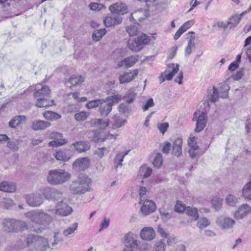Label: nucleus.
<instances>
[{"label":"nucleus","instance_id":"3c124183","mask_svg":"<svg viewBox=\"0 0 251 251\" xmlns=\"http://www.w3.org/2000/svg\"><path fill=\"white\" fill-rule=\"evenodd\" d=\"M109 152V150L106 148H99L95 151L94 154L97 155L100 158H101L105 154H107Z\"/></svg>","mask_w":251,"mask_h":251},{"label":"nucleus","instance_id":"69168bd1","mask_svg":"<svg viewBox=\"0 0 251 251\" xmlns=\"http://www.w3.org/2000/svg\"><path fill=\"white\" fill-rule=\"evenodd\" d=\"M157 127L159 131L164 134L169 127V124L168 123L159 124L157 125Z\"/></svg>","mask_w":251,"mask_h":251},{"label":"nucleus","instance_id":"f257e3e1","mask_svg":"<svg viewBox=\"0 0 251 251\" xmlns=\"http://www.w3.org/2000/svg\"><path fill=\"white\" fill-rule=\"evenodd\" d=\"M36 89L37 90L34 94L35 98L37 99V102L35 103L36 106L47 107L53 104V101L49 99L50 90L48 86L38 84Z\"/></svg>","mask_w":251,"mask_h":251},{"label":"nucleus","instance_id":"4be33fe9","mask_svg":"<svg viewBox=\"0 0 251 251\" xmlns=\"http://www.w3.org/2000/svg\"><path fill=\"white\" fill-rule=\"evenodd\" d=\"M138 242L135 236L133 234H127L125 236L124 244L127 249L135 250Z\"/></svg>","mask_w":251,"mask_h":251},{"label":"nucleus","instance_id":"2eb2a0df","mask_svg":"<svg viewBox=\"0 0 251 251\" xmlns=\"http://www.w3.org/2000/svg\"><path fill=\"white\" fill-rule=\"evenodd\" d=\"M251 212V207L248 204H242L235 212L234 218L237 220L243 219Z\"/></svg>","mask_w":251,"mask_h":251},{"label":"nucleus","instance_id":"ea45409f","mask_svg":"<svg viewBox=\"0 0 251 251\" xmlns=\"http://www.w3.org/2000/svg\"><path fill=\"white\" fill-rule=\"evenodd\" d=\"M152 172V169L145 165H142L140 169V173L144 178L149 177Z\"/></svg>","mask_w":251,"mask_h":251},{"label":"nucleus","instance_id":"f704fd0d","mask_svg":"<svg viewBox=\"0 0 251 251\" xmlns=\"http://www.w3.org/2000/svg\"><path fill=\"white\" fill-rule=\"evenodd\" d=\"M186 213L191 216L195 220H198L199 217V215L198 212V209L197 208L192 206L186 207L185 209Z\"/></svg>","mask_w":251,"mask_h":251},{"label":"nucleus","instance_id":"6e6552de","mask_svg":"<svg viewBox=\"0 0 251 251\" xmlns=\"http://www.w3.org/2000/svg\"><path fill=\"white\" fill-rule=\"evenodd\" d=\"M179 65L178 64H169L168 65V69L164 72V74H161L159 76V80L161 82H164L165 79L171 80L173 76L178 72Z\"/></svg>","mask_w":251,"mask_h":251},{"label":"nucleus","instance_id":"72a5a7b5","mask_svg":"<svg viewBox=\"0 0 251 251\" xmlns=\"http://www.w3.org/2000/svg\"><path fill=\"white\" fill-rule=\"evenodd\" d=\"M24 237L27 247H29L33 244L35 246V244H36V242H37L39 236L30 234H27L26 236H24Z\"/></svg>","mask_w":251,"mask_h":251},{"label":"nucleus","instance_id":"e433bc0d","mask_svg":"<svg viewBox=\"0 0 251 251\" xmlns=\"http://www.w3.org/2000/svg\"><path fill=\"white\" fill-rule=\"evenodd\" d=\"M84 80V78L82 76L74 75L68 79V81L72 86H75L81 84Z\"/></svg>","mask_w":251,"mask_h":251},{"label":"nucleus","instance_id":"c9c22d12","mask_svg":"<svg viewBox=\"0 0 251 251\" xmlns=\"http://www.w3.org/2000/svg\"><path fill=\"white\" fill-rule=\"evenodd\" d=\"M239 198L234 195L229 194L226 198V204L230 206H235L239 202Z\"/></svg>","mask_w":251,"mask_h":251},{"label":"nucleus","instance_id":"8fccbe9b","mask_svg":"<svg viewBox=\"0 0 251 251\" xmlns=\"http://www.w3.org/2000/svg\"><path fill=\"white\" fill-rule=\"evenodd\" d=\"M229 89L228 85L225 82L221 84L220 91L221 93V97L222 98H226L228 96V91Z\"/></svg>","mask_w":251,"mask_h":251},{"label":"nucleus","instance_id":"1a4fd4ad","mask_svg":"<svg viewBox=\"0 0 251 251\" xmlns=\"http://www.w3.org/2000/svg\"><path fill=\"white\" fill-rule=\"evenodd\" d=\"M26 203L30 206L37 207L43 202L41 196L38 193H32L25 196Z\"/></svg>","mask_w":251,"mask_h":251},{"label":"nucleus","instance_id":"f3484780","mask_svg":"<svg viewBox=\"0 0 251 251\" xmlns=\"http://www.w3.org/2000/svg\"><path fill=\"white\" fill-rule=\"evenodd\" d=\"M216 223L222 229H229L233 227L235 222L231 218L219 217L216 220Z\"/></svg>","mask_w":251,"mask_h":251},{"label":"nucleus","instance_id":"680f3d73","mask_svg":"<svg viewBox=\"0 0 251 251\" xmlns=\"http://www.w3.org/2000/svg\"><path fill=\"white\" fill-rule=\"evenodd\" d=\"M50 137L54 140L60 141L61 140H67L63 138V134L57 132H53L50 134Z\"/></svg>","mask_w":251,"mask_h":251},{"label":"nucleus","instance_id":"aec40b11","mask_svg":"<svg viewBox=\"0 0 251 251\" xmlns=\"http://www.w3.org/2000/svg\"><path fill=\"white\" fill-rule=\"evenodd\" d=\"M123 18L121 16L111 15L108 16L103 20L106 27L114 26L120 25L122 23Z\"/></svg>","mask_w":251,"mask_h":251},{"label":"nucleus","instance_id":"a18cd8bd","mask_svg":"<svg viewBox=\"0 0 251 251\" xmlns=\"http://www.w3.org/2000/svg\"><path fill=\"white\" fill-rule=\"evenodd\" d=\"M105 33L106 30L105 28L97 30L93 32L92 34V38L94 40L99 41L101 39Z\"/></svg>","mask_w":251,"mask_h":251},{"label":"nucleus","instance_id":"79ce46f5","mask_svg":"<svg viewBox=\"0 0 251 251\" xmlns=\"http://www.w3.org/2000/svg\"><path fill=\"white\" fill-rule=\"evenodd\" d=\"M139 25V24L136 23H134L133 25L128 26L126 27V30L130 36H134L137 34L138 31V26Z\"/></svg>","mask_w":251,"mask_h":251},{"label":"nucleus","instance_id":"052dcab7","mask_svg":"<svg viewBox=\"0 0 251 251\" xmlns=\"http://www.w3.org/2000/svg\"><path fill=\"white\" fill-rule=\"evenodd\" d=\"M104 138V137H103V133L102 132L98 133L95 132L94 133V135L92 138V140L95 142H103L104 140H105V138Z\"/></svg>","mask_w":251,"mask_h":251},{"label":"nucleus","instance_id":"0e129e2a","mask_svg":"<svg viewBox=\"0 0 251 251\" xmlns=\"http://www.w3.org/2000/svg\"><path fill=\"white\" fill-rule=\"evenodd\" d=\"M135 21H141L145 19V15L143 10H139L133 13Z\"/></svg>","mask_w":251,"mask_h":251},{"label":"nucleus","instance_id":"58836bf2","mask_svg":"<svg viewBox=\"0 0 251 251\" xmlns=\"http://www.w3.org/2000/svg\"><path fill=\"white\" fill-rule=\"evenodd\" d=\"M129 151H126L123 152L118 153L115 158L114 162L116 164L115 166L116 169H117L118 166H122V162L123 161V159L128 153Z\"/></svg>","mask_w":251,"mask_h":251},{"label":"nucleus","instance_id":"7ed1b4c3","mask_svg":"<svg viewBox=\"0 0 251 251\" xmlns=\"http://www.w3.org/2000/svg\"><path fill=\"white\" fill-rule=\"evenodd\" d=\"M70 178V174L61 169H54L49 172L48 182L54 185L63 184Z\"/></svg>","mask_w":251,"mask_h":251},{"label":"nucleus","instance_id":"c85d7f7f","mask_svg":"<svg viewBox=\"0 0 251 251\" xmlns=\"http://www.w3.org/2000/svg\"><path fill=\"white\" fill-rule=\"evenodd\" d=\"M72 145L75 148V150L79 152H85L90 149L89 145L85 142H76Z\"/></svg>","mask_w":251,"mask_h":251},{"label":"nucleus","instance_id":"5701e85b","mask_svg":"<svg viewBox=\"0 0 251 251\" xmlns=\"http://www.w3.org/2000/svg\"><path fill=\"white\" fill-rule=\"evenodd\" d=\"M27 120L26 116L24 115H18L13 117L9 122V126L13 128H16L20 125L24 124Z\"/></svg>","mask_w":251,"mask_h":251},{"label":"nucleus","instance_id":"5fc2aeb1","mask_svg":"<svg viewBox=\"0 0 251 251\" xmlns=\"http://www.w3.org/2000/svg\"><path fill=\"white\" fill-rule=\"evenodd\" d=\"M148 246L147 243L143 241H138L137 246L135 247V251H147Z\"/></svg>","mask_w":251,"mask_h":251},{"label":"nucleus","instance_id":"6e6d98bb","mask_svg":"<svg viewBox=\"0 0 251 251\" xmlns=\"http://www.w3.org/2000/svg\"><path fill=\"white\" fill-rule=\"evenodd\" d=\"M186 208L185 205L182 204L180 201H177L175 205L174 210L177 213H182L185 210Z\"/></svg>","mask_w":251,"mask_h":251},{"label":"nucleus","instance_id":"603ef678","mask_svg":"<svg viewBox=\"0 0 251 251\" xmlns=\"http://www.w3.org/2000/svg\"><path fill=\"white\" fill-rule=\"evenodd\" d=\"M162 157L160 153H157L153 159V165L157 168H160L162 165Z\"/></svg>","mask_w":251,"mask_h":251},{"label":"nucleus","instance_id":"2f4dec72","mask_svg":"<svg viewBox=\"0 0 251 251\" xmlns=\"http://www.w3.org/2000/svg\"><path fill=\"white\" fill-rule=\"evenodd\" d=\"M54 157L59 161L66 162L69 160L70 157L67 154L66 151L59 150L54 154Z\"/></svg>","mask_w":251,"mask_h":251},{"label":"nucleus","instance_id":"c03bdc74","mask_svg":"<svg viewBox=\"0 0 251 251\" xmlns=\"http://www.w3.org/2000/svg\"><path fill=\"white\" fill-rule=\"evenodd\" d=\"M89 115V112L82 111L75 114V118L77 121L81 122L87 119Z\"/></svg>","mask_w":251,"mask_h":251},{"label":"nucleus","instance_id":"9d476101","mask_svg":"<svg viewBox=\"0 0 251 251\" xmlns=\"http://www.w3.org/2000/svg\"><path fill=\"white\" fill-rule=\"evenodd\" d=\"M90 165V159L86 157L79 158L73 164V168L76 171H83L87 169Z\"/></svg>","mask_w":251,"mask_h":251},{"label":"nucleus","instance_id":"f8f14e48","mask_svg":"<svg viewBox=\"0 0 251 251\" xmlns=\"http://www.w3.org/2000/svg\"><path fill=\"white\" fill-rule=\"evenodd\" d=\"M35 249L37 251H51L53 248L49 244L48 239L39 236V238L35 244Z\"/></svg>","mask_w":251,"mask_h":251},{"label":"nucleus","instance_id":"a19ab883","mask_svg":"<svg viewBox=\"0 0 251 251\" xmlns=\"http://www.w3.org/2000/svg\"><path fill=\"white\" fill-rule=\"evenodd\" d=\"M136 96V94L132 90H129L124 96L123 99L128 103L133 102Z\"/></svg>","mask_w":251,"mask_h":251},{"label":"nucleus","instance_id":"dca6fc26","mask_svg":"<svg viewBox=\"0 0 251 251\" xmlns=\"http://www.w3.org/2000/svg\"><path fill=\"white\" fill-rule=\"evenodd\" d=\"M102 102L99 105V111L101 116L107 117L112 110V105L108 100L105 99H101Z\"/></svg>","mask_w":251,"mask_h":251},{"label":"nucleus","instance_id":"b1692460","mask_svg":"<svg viewBox=\"0 0 251 251\" xmlns=\"http://www.w3.org/2000/svg\"><path fill=\"white\" fill-rule=\"evenodd\" d=\"M0 190L7 193H13L16 191V185L11 182L3 181L0 184Z\"/></svg>","mask_w":251,"mask_h":251},{"label":"nucleus","instance_id":"37998d69","mask_svg":"<svg viewBox=\"0 0 251 251\" xmlns=\"http://www.w3.org/2000/svg\"><path fill=\"white\" fill-rule=\"evenodd\" d=\"M27 247L24 236H22L16 242V244L14 245V248L16 250H21L25 249Z\"/></svg>","mask_w":251,"mask_h":251},{"label":"nucleus","instance_id":"e2e57ef3","mask_svg":"<svg viewBox=\"0 0 251 251\" xmlns=\"http://www.w3.org/2000/svg\"><path fill=\"white\" fill-rule=\"evenodd\" d=\"M188 144L190 148L199 149L196 143V138L195 136H190L188 140Z\"/></svg>","mask_w":251,"mask_h":251},{"label":"nucleus","instance_id":"ddd939ff","mask_svg":"<svg viewBox=\"0 0 251 251\" xmlns=\"http://www.w3.org/2000/svg\"><path fill=\"white\" fill-rule=\"evenodd\" d=\"M156 209V206L153 201L151 200H145L144 201L141 207L140 211L144 216H147L155 211Z\"/></svg>","mask_w":251,"mask_h":251},{"label":"nucleus","instance_id":"338daca9","mask_svg":"<svg viewBox=\"0 0 251 251\" xmlns=\"http://www.w3.org/2000/svg\"><path fill=\"white\" fill-rule=\"evenodd\" d=\"M198 224L199 226V227L202 228L203 227H205L208 225H209L210 223L209 222L207 219H206V218H202L199 220Z\"/></svg>","mask_w":251,"mask_h":251},{"label":"nucleus","instance_id":"774afa93","mask_svg":"<svg viewBox=\"0 0 251 251\" xmlns=\"http://www.w3.org/2000/svg\"><path fill=\"white\" fill-rule=\"evenodd\" d=\"M119 112L123 113H129L130 112V109L128 106L126 105L124 103H121L119 106Z\"/></svg>","mask_w":251,"mask_h":251},{"label":"nucleus","instance_id":"c756f323","mask_svg":"<svg viewBox=\"0 0 251 251\" xmlns=\"http://www.w3.org/2000/svg\"><path fill=\"white\" fill-rule=\"evenodd\" d=\"M245 14H246V12H243L240 15H235L230 18L228 20L229 28H231L232 27L236 26L239 24L241 18Z\"/></svg>","mask_w":251,"mask_h":251},{"label":"nucleus","instance_id":"6ab92c4d","mask_svg":"<svg viewBox=\"0 0 251 251\" xmlns=\"http://www.w3.org/2000/svg\"><path fill=\"white\" fill-rule=\"evenodd\" d=\"M138 60V55H131L119 61L117 63V66L119 68H129L133 66Z\"/></svg>","mask_w":251,"mask_h":251},{"label":"nucleus","instance_id":"39448f33","mask_svg":"<svg viewBox=\"0 0 251 251\" xmlns=\"http://www.w3.org/2000/svg\"><path fill=\"white\" fill-rule=\"evenodd\" d=\"M25 216L32 222L39 225H48L51 221V217L41 210L28 212L25 214Z\"/></svg>","mask_w":251,"mask_h":251},{"label":"nucleus","instance_id":"a211bd4d","mask_svg":"<svg viewBox=\"0 0 251 251\" xmlns=\"http://www.w3.org/2000/svg\"><path fill=\"white\" fill-rule=\"evenodd\" d=\"M138 74V70H133L130 72H125L119 76V81L121 84H124L130 82L135 78Z\"/></svg>","mask_w":251,"mask_h":251},{"label":"nucleus","instance_id":"864d4df0","mask_svg":"<svg viewBox=\"0 0 251 251\" xmlns=\"http://www.w3.org/2000/svg\"><path fill=\"white\" fill-rule=\"evenodd\" d=\"M77 226L78 224L77 223H74L72 226L68 227L63 231V235L66 237L68 236L69 235L74 233L75 230H76Z\"/></svg>","mask_w":251,"mask_h":251},{"label":"nucleus","instance_id":"4d7b16f0","mask_svg":"<svg viewBox=\"0 0 251 251\" xmlns=\"http://www.w3.org/2000/svg\"><path fill=\"white\" fill-rule=\"evenodd\" d=\"M68 142L67 140H61L60 141L53 140L49 142V146L58 147L66 144Z\"/></svg>","mask_w":251,"mask_h":251},{"label":"nucleus","instance_id":"412c9836","mask_svg":"<svg viewBox=\"0 0 251 251\" xmlns=\"http://www.w3.org/2000/svg\"><path fill=\"white\" fill-rule=\"evenodd\" d=\"M140 235L143 240L151 241L155 238V232L152 227H145L141 230Z\"/></svg>","mask_w":251,"mask_h":251},{"label":"nucleus","instance_id":"20e7f679","mask_svg":"<svg viewBox=\"0 0 251 251\" xmlns=\"http://www.w3.org/2000/svg\"><path fill=\"white\" fill-rule=\"evenodd\" d=\"M3 225L4 230L10 232L23 231L27 228V225L25 222L15 219H5Z\"/></svg>","mask_w":251,"mask_h":251},{"label":"nucleus","instance_id":"4468645a","mask_svg":"<svg viewBox=\"0 0 251 251\" xmlns=\"http://www.w3.org/2000/svg\"><path fill=\"white\" fill-rule=\"evenodd\" d=\"M55 211L58 215L67 216L72 213L73 209L71 206L63 201L56 204Z\"/></svg>","mask_w":251,"mask_h":251},{"label":"nucleus","instance_id":"473e14b6","mask_svg":"<svg viewBox=\"0 0 251 251\" xmlns=\"http://www.w3.org/2000/svg\"><path fill=\"white\" fill-rule=\"evenodd\" d=\"M43 116L46 119L51 121H56L61 118L60 114L50 111H46L43 113Z\"/></svg>","mask_w":251,"mask_h":251},{"label":"nucleus","instance_id":"bb28decb","mask_svg":"<svg viewBox=\"0 0 251 251\" xmlns=\"http://www.w3.org/2000/svg\"><path fill=\"white\" fill-rule=\"evenodd\" d=\"M242 197L246 200L251 201V175L250 176L249 181L242 189Z\"/></svg>","mask_w":251,"mask_h":251},{"label":"nucleus","instance_id":"0eeeda50","mask_svg":"<svg viewBox=\"0 0 251 251\" xmlns=\"http://www.w3.org/2000/svg\"><path fill=\"white\" fill-rule=\"evenodd\" d=\"M43 195L46 199L56 202V204L63 201L65 199L62 192L55 188H45Z\"/></svg>","mask_w":251,"mask_h":251},{"label":"nucleus","instance_id":"393cba45","mask_svg":"<svg viewBox=\"0 0 251 251\" xmlns=\"http://www.w3.org/2000/svg\"><path fill=\"white\" fill-rule=\"evenodd\" d=\"M50 123L48 121L36 120L33 122L31 128L34 130H41L50 126Z\"/></svg>","mask_w":251,"mask_h":251},{"label":"nucleus","instance_id":"a878e982","mask_svg":"<svg viewBox=\"0 0 251 251\" xmlns=\"http://www.w3.org/2000/svg\"><path fill=\"white\" fill-rule=\"evenodd\" d=\"M206 117L205 114L202 112L198 117L195 131L197 132L202 131L205 126Z\"/></svg>","mask_w":251,"mask_h":251},{"label":"nucleus","instance_id":"09e8293b","mask_svg":"<svg viewBox=\"0 0 251 251\" xmlns=\"http://www.w3.org/2000/svg\"><path fill=\"white\" fill-rule=\"evenodd\" d=\"M100 102H102L101 99H96L89 101L85 105L88 109H93L97 107H99Z\"/></svg>","mask_w":251,"mask_h":251},{"label":"nucleus","instance_id":"423d86ee","mask_svg":"<svg viewBox=\"0 0 251 251\" xmlns=\"http://www.w3.org/2000/svg\"><path fill=\"white\" fill-rule=\"evenodd\" d=\"M150 39L148 36L142 34L137 39L129 40L127 43L128 48L132 51H139L145 45L149 43Z\"/></svg>","mask_w":251,"mask_h":251},{"label":"nucleus","instance_id":"49530a36","mask_svg":"<svg viewBox=\"0 0 251 251\" xmlns=\"http://www.w3.org/2000/svg\"><path fill=\"white\" fill-rule=\"evenodd\" d=\"M223 199L215 197L211 200L212 206L216 210H219L222 207Z\"/></svg>","mask_w":251,"mask_h":251},{"label":"nucleus","instance_id":"cd10ccee","mask_svg":"<svg viewBox=\"0 0 251 251\" xmlns=\"http://www.w3.org/2000/svg\"><path fill=\"white\" fill-rule=\"evenodd\" d=\"M182 140L180 138H178L174 141L173 146V153L177 156H180L182 154Z\"/></svg>","mask_w":251,"mask_h":251},{"label":"nucleus","instance_id":"bf43d9fd","mask_svg":"<svg viewBox=\"0 0 251 251\" xmlns=\"http://www.w3.org/2000/svg\"><path fill=\"white\" fill-rule=\"evenodd\" d=\"M14 204V201L11 199L4 198L2 201V205L4 208L9 209Z\"/></svg>","mask_w":251,"mask_h":251},{"label":"nucleus","instance_id":"9b49d317","mask_svg":"<svg viewBox=\"0 0 251 251\" xmlns=\"http://www.w3.org/2000/svg\"><path fill=\"white\" fill-rule=\"evenodd\" d=\"M108 9L112 13L118 16L123 15L128 12L126 5L121 2H116L110 5Z\"/></svg>","mask_w":251,"mask_h":251},{"label":"nucleus","instance_id":"4c0bfd02","mask_svg":"<svg viewBox=\"0 0 251 251\" xmlns=\"http://www.w3.org/2000/svg\"><path fill=\"white\" fill-rule=\"evenodd\" d=\"M195 37H191L188 41V45L185 48V56H189L192 52V49H195Z\"/></svg>","mask_w":251,"mask_h":251},{"label":"nucleus","instance_id":"13d9d810","mask_svg":"<svg viewBox=\"0 0 251 251\" xmlns=\"http://www.w3.org/2000/svg\"><path fill=\"white\" fill-rule=\"evenodd\" d=\"M165 249L166 244L161 240L156 242L154 247V251H165Z\"/></svg>","mask_w":251,"mask_h":251},{"label":"nucleus","instance_id":"7c9ffc66","mask_svg":"<svg viewBox=\"0 0 251 251\" xmlns=\"http://www.w3.org/2000/svg\"><path fill=\"white\" fill-rule=\"evenodd\" d=\"M113 123L112 124L113 128H120L125 125L126 120L120 117L119 116L115 115L113 117Z\"/></svg>","mask_w":251,"mask_h":251},{"label":"nucleus","instance_id":"f03ea898","mask_svg":"<svg viewBox=\"0 0 251 251\" xmlns=\"http://www.w3.org/2000/svg\"><path fill=\"white\" fill-rule=\"evenodd\" d=\"M91 179L83 174H79L77 179L73 182L71 191L75 194H83L90 190Z\"/></svg>","mask_w":251,"mask_h":251},{"label":"nucleus","instance_id":"de8ad7c7","mask_svg":"<svg viewBox=\"0 0 251 251\" xmlns=\"http://www.w3.org/2000/svg\"><path fill=\"white\" fill-rule=\"evenodd\" d=\"M122 98V97L121 95L117 94L113 96L107 97L106 98V100H108L113 106L114 103H118L120 101H121Z\"/></svg>","mask_w":251,"mask_h":251}]
</instances>
